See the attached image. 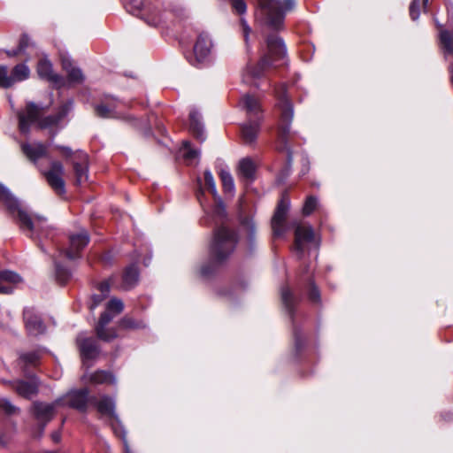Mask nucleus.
Instances as JSON below:
<instances>
[{"mask_svg":"<svg viewBox=\"0 0 453 453\" xmlns=\"http://www.w3.org/2000/svg\"><path fill=\"white\" fill-rule=\"evenodd\" d=\"M88 380L92 384H115V377L109 372L96 371L89 375Z\"/></svg>","mask_w":453,"mask_h":453,"instance_id":"29","label":"nucleus"},{"mask_svg":"<svg viewBox=\"0 0 453 453\" xmlns=\"http://www.w3.org/2000/svg\"><path fill=\"white\" fill-rule=\"evenodd\" d=\"M72 109L73 103L68 101L59 108L57 114L40 119L43 109L29 102L27 104L25 110L19 112V130L21 133L27 134L31 125L35 123H37L42 129L60 127L61 122Z\"/></svg>","mask_w":453,"mask_h":453,"instance_id":"2","label":"nucleus"},{"mask_svg":"<svg viewBox=\"0 0 453 453\" xmlns=\"http://www.w3.org/2000/svg\"><path fill=\"white\" fill-rule=\"evenodd\" d=\"M124 309V303L120 299H111L106 306V311L101 315L98 324L96 327V334L103 341H111L117 337L114 329H106L105 326L112 320V319L119 314Z\"/></svg>","mask_w":453,"mask_h":453,"instance_id":"7","label":"nucleus"},{"mask_svg":"<svg viewBox=\"0 0 453 453\" xmlns=\"http://www.w3.org/2000/svg\"><path fill=\"white\" fill-rule=\"evenodd\" d=\"M204 181H205L206 186L208 187V189L211 192V194L214 196H217L218 192L216 189V184L214 181V178H213L211 171H209V170H206L204 172Z\"/></svg>","mask_w":453,"mask_h":453,"instance_id":"44","label":"nucleus"},{"mask_svg":"<svg viewBox=\"0 0 453 453\" xmlns=\"http://www.w3.org/2000/svg\"><path fill=\"white\" fill-rule=\"evenodd\" d=\"M37 73L40 78L47 80L57 87H63L65 84V80L58 74L54 73L52 65L47 58H42L37 65Z\"/></svg>","mask_w":453,"mask_h":453,"instance_id":"17","label":"nucleus"},{"mask_svg":"<svg viewBox=\"0 0 453 453\" xmlns=\"http://www.w3.org/2000/svg\"><path fill=\"white\" fill-rule=\"evenodd\" d=\"M55 267H56V278L57 280L60 284H65L70 278L71 273L70 272L62 267L56 260H55Z\"/></svg>","mask_w":453,"mask_h":453,"instance_id":"40","label":"nucleus"},{"mask_svg":"<svg viewBox=\"0 0 453 453\" xmlns=\"http://www.w3.org/2000/svg\"><path fill=\"white\" fill-rule=\"evenodd\" d=\"M29 74V68L25 64H19L13 68L11 77L13 79L14 83L27 79Z\"/></svg>","mask_w":453,"mask_h":453,"instance_id":"33","label":"nucleus"},{"mask_svg":"<svg viewBox=\"0 0 453 453\" xmlns=\"http://www.w3.org/2000/svg\"><path fill=\"white\" fill-rule=\"evenodd\" d=\"M42 352V350L37 349L21 353L19 357V365L24 369L28 366H35L41 359Z\"/></svg>","mask_w":453,"mask_h":453,"instance_id":"27","label":"nucleus"},{"mask_svg":"<svg viewBox=\"0 0 453 453\" xmlns=\"http://www.w3.org/2000/svg\"><path fill=\"white\" fill-rule=\"evenodd\" d=\"M62 399V406H69L85 411L88 403V390L86 388L71 390Z\"/></svg>","mask_w":453,"mask_h":453,"instance_id":"14","label":"nucleus"},{"mask_svg":"<svg viewBox=\"0 0 453 453\" xmlns=\"http://www.w3.org/2000/svg\"><path fill=\"white\" fill-rule=\"evenodd\" d=\"M202 194H203V192H202V191H200V192H199V194H197V198H198L199 200L201 199V198H200V196H201Z\"/></svg>","mask_w":453,"mask_h":453,"instance_id":"59","label":"nucleus"},{"mask_svg":"<svg viewBox=\"0 0 453 453\" xmlns=\"http://www.w3.org/2000/svg\"><path fill=\"white\" fill-rule=\"evenodd\" d=\"M257 17L270 29L280 31L283 28L285 12L295 6L294 0H259Z\"/></svg>","mask_w":453,"mask_h":453,"instance_id":"3","label":"nucleus"},{"mask_svg":"<svg viewBox=\"0 0 453 453\" xmlns=\"http://www.w3.org/2000/svg\"><path fill=\"white\" fill-rule=\"evenodd\" d=\"M240 106L245 110L250 119L261 120L262 113L259 101L250 94H245L240 100Z\"/></svg>","mask_w":453,"mask_h":453,"instance_id":"20","label":"nucleus"},{"mask_svg":"<svg viewBox=\"0 0 453 453\" xmlns=\"http://www.w3.org/2000/svg\"><path fill=\"white\" fill-rule=\"evenodd\" d=\"M65 170L60 162L53 161L50 168L43 173L49 185L58 193L64 194L65 192V181L63 180Z\"/></svg>","mask_w":453,"mask_h":453,"instance_id":"12","label":"nucleus"},{"mask_svg":"<svg viewBox=\"0 0 453 453\" xmlns=\"http://www.w3.org/2000/svg\"><path fill=\"white\" fill-rule=\"evenodd\" d=\"M34 44L27 35H23L19 40L18 50L14 54L26 53L29 48H33Z\"/></svg>","mask_w":453,"mask_h":453,"instance_id":"45","label":"nucleus"},{"mask_svg":"<svg viewBox=\"0 0 453 453\" xmlns=\"http://www.w3.org/2000/svg\"><path fill=\"white\" fill-rule=\"evenodd\" d=\"M288 207L289 202L282 197L272 219V228L275 236H281L285 232L284 223Z\"/></svg>","mask_w":453,"mask_h":453,"instance_id":"16","label":"nucleus"},{"mask_svg":"<svg viewBox=\"0 0 453 453\" xmlns=\"http://www.w3.org/2000/svg\"><path fill=\"white\" fill-rule=\"evenodd\" d=\"M286 58L287 49L282 38L276 35H267L266 51L258 62L259 71L252 73V75L259 77L265 68L285 65Z\"/></svg>","mask_w":453,"mask_h":453,"instance_id":"6","label":"nucleus"},{"mask_svg":"<svg viewBox=\"0 0 453 453\" xmlns=\"http://www.w3.org/2000/svg\"><path fill=\"white\" fill-rule=\"evenodd\" d=\"M70 247L67 250H60L59 255H65L69 260L76 259L80 257V251L84 249L88 242V234L81 230L79 234L70 235Z\"/></svg>","mask_w":453,"mask_h":453,"instance_id":"11","label":"nucleus"},{"mask_svg":"<svg viewBox=\"0 0 453 453\" xmlns=\"http://www.w3.org/2000/svg\"><path fill=\"white\" fill-rule=\"evenodd\" d=\"M63 68L67 73L68 81L71 83H79L83 81V74L81 69L73 65L68 59L62 60Z\"/></svg>","mask_w":453,"mask_h":453,"instance_id":"28","label":"nucleus"},{"mask_svg":"<svg viewBox=\"0 0 453 453\" xmlns=\"http://www.w3.org/2000/svg\"><path fill=\"white\" fill-rule=\"evenodd\" d=\"M96 114L103 118H115L117 113L113 104H99L95 108Z\"/></svg>","mask_w":453,"mask_h":453,"instance_id":"34","label":"nucleus"},{"mask_svg":"<svg viewBox=\"0 0 453 453\" xmlns=\"http://www.w3.org/2000/svg\"><path fill=\"white\" fill-rule=\"evenodd\" d=\"M216 211L220 218H224L226 216L225 210L221 207H217Z\"/></svg>","mask_w":453,"mask_h":453,"instance_id":"55","label":"nucleus"},{"mask_svg":"<svg viewBox=\"0 0 453 453\" xmlns=\"http://www.w3.org/2000/svg\"><path fill=\"white\" fill-rule=\"evenodd\" d=\"M281 300H282V303H284V305L289 310L291 311L292 307H293V304H294V297H293V295L290 291V289L288 288V287H283L281 288Z\"/></svg>","mask_w":453,"mask_h":453,"instance_id":"41","label":"nucleus"},{"mask_svg":"<svg viewBox=\"0 0 453 453\" xmlns=\"http://www.w3.org/2000/svg\"><path fill=\"white\" fill-rule=\"evenodd\" d=\"M0 408L8 415H13L19 412V409L14 406L7 398L0 399Z\"/></svg>","mask_w":453,"mask_h":453,"instance_id":"43","label":"nucleus"},{"mask_svg":"<svg viewBox=\"0 0 453 453\" xmlns=\"http://www.w3.org/2000/svg\"><path fill=\"white\" fill-rule=\"evenodd\" d=\"M310 298L313 301V302H318L319 300V290L314 287L312 286L311 288V291H310Z\"/></svg>","mask_w":453,"mask_h":453,"instance_id":"53","label":"nucleus"},{"mask_svg":"<svg viewBox=\"0 0 453 453\" xmlns=\"http://www.w3.org/2000/svg\"><path fill=\"white\" fill-rule=\"evenodd\" d=\"M21 149L27 157L35 163L38 159L47 157V146L41 142L23 143Z\"/></svg>","mask_w":453,"mask_h":453,"instance_id":"23","label":"nucleus"},{"mask_svg":"<svg viewBox=\"0 0 453 453\" xmlns=\"http://www.w3.org/2000/svg\"><path fill=\"white\" fill-rule=\"evenodd\" d=\"M211 273V270L207 269L206 267L203 266L201 268V274L203 276H207Z\"/></svg>","mask_w":453,"mask_h":453,"instance_id":"56","label":"nucleus"},{"mask_svg":"<svg viewBox=\"0 0 453 453\" xmlns=\"http://www.w3.org/2000/svg\"><path fill=\"white\" fill-rule=\"evenodd\" d=\"M106 296H102V294L100 295H95L93 296L92 297V303H90L89 305V309L91 311L95 310L102 302L103 300L105 298Z\"/></svg>","mask_w":453,"mask_h":453,"instance_id":"49","label":"nucleus"},{"mask_svg":"<svg viewBox=\"0 0 453 453\" xmlns=\"http://www.w3.org/2000/svg\"><path fill=\"white\" fill-rule=\"evenodd\" d=\"M319 241L316 239L313 228L308 224H297L295 229V249L303 253L311 246L318 248Z\"/></svg>","mask_w":453,"mask_h":453,"instance_id":"9","label":"nucleus"},{"mask_svg":"<svg viewBox=\"0 0 453 453\" xmlns=\"http://www.w3.org/2000/svg\"><path fill=\"white\" fill-rule=\"evenodd\" d=\"M96 409L98 412L110 418L111 419V427L114 434L123 439L125 453H131L128 443L126 440V432L120 424L118 415L115 411V401L113 398L109 396H103L96 403Z\"/></svg>","mask_w":453,"mask_h":453,"instance_id":"8","label":"nucleus"},{"mask_svg":"<svg viewBox=\"0 0 453 453\" xmlns=\"http://www.w3.org/2000/svg\"><path fill=\"white\" fill-rule=\"evenodd\" d=\"M317 205H318V200L316 197H314V196L307 197V199L303 204V213L305 216L311 214L314 211V210L317 208Z\"/></svg>","mask_w":453,"mask_h":453,"instance_id":"42","label":"nucleus"},{"mask_svg":"<svg viewBox=\"0 0 453 453\" xmlns=\"http://www.w3.org/2000/svg\"><path fill=\"white\" fill-rule=\"evenodd\" d=\"M232 7L239 14H243L247 9L243 0H232Z\"/></svg>","mask_w":453,"mask_h":453,"instance_id":"47","label":"nucleus"},{"mask_svg":"<svg viewBox=\"0 0 453 453\" xmlns=\"http://www.w3.org/2000/svg\"><path fill=\"white\" fill-rule=\"evenodd\" d=\"M51 439L54 442L58 443L60 441L61 439V434L59 431L53 432L51 434Z\"/></svg>","mask_w":453,"mask_h":453,"instance_id":"54","label":"nucleus"},{"mask_svg":"<svg viewBox=\"0 0 453 453\" xmlns=\"http://www.w3.org/2000/svg\"><path fill=\"white\" fill-rule=\"evenodd\" d=\"M219 176L222 181L223 188L226 192L233 193L234 190V182L229 172L221 170Z\"/></svg>","mask_w":453,"mask_h":453,"instance_id":"35","label":"nucleus"},{"mask_svg":"<svg viewBox=\"0 0 453 453\" xmlns=\"http://www.w3.org/2000/svg\"><path fill=\"white\" fill-rule=\"evenodd\" d=\"M238 236L234 229L222 225L215 229L213 240L210 246V257L213 263H221L234 252Z\"/></svg>","mask_w":453,"mask_h":453,"instance_id":"4","label":"nucleus"},{"mask_svg":"<svg viewBox=\"0 0 453 453\" xmlns=\"http://www.w3.org/2000/svg\"><path fill=\"white\" fill-rule=\"evenodd\" d=\"M139 273L135 265H131L124 272L123 283L126 288H129L134 286L138 281Z\"/></svg>","mask_w":453,"mask_h":453,"instance_id":"31","label":"nucleus"},{"mask_svg":"<svg viewBox=\"0 0 453 453\" xmlns=\"http://www.w3.org/2000/svg\"><path fill=\"white\" fill-rule=\"evenodd\" d=\"M239 174L247 180H252L256 172L255 163L249 157L242 158L239 162Z\"/></svg>","mask_w":453,"mask_h":453,"instance_id":"30","label":"nucleus"},{"mask_svg":"<svg viewBox=\"0 0 453 453\" xmlns=\"http://www.w3.org/2000/svg\"><path fill=\"white\" fill-rule=\"evenodd\" d=\"M275 95L278 98V106L280 110V144L278 146L279 150H286L288 163L292 161V155L289 147L288 146V135L290 130V124L293 119L294 111L293 106L286 96V86L280 85L275 89Z\"/></svg>","mask_w":453,"mask_h":453,"instance_id":"5","label":"nucleus"},{"mask_svg":"<svg viewBox=\"0 0 453 453\" xmlns=\"http://www.w3.org/2000/svg\"><path fill=\"white\" fill-rule=\"evenodd\" d=\"M24 320L29 334L36 336L44 333L45 326L43 323L32 309H25Z\"/></svg>","mask_w":453,"mask_h":453,"instance_id":"21","label":"nucleus"},{"mask_svg":"<svg viewBox=\"0 0 453 453\" xmlns=\"http://www.w3.org/2000/svg\"><path fill=\"white\" fill-rule=\"evenodd\" d=\"M4 384H8L19 395L27 399H30L38 392V380L35 377H31L28 380H19L16 381L3 380Z\"/></svg>","mask_w":453,"mask_h":453,"instance_id":"13","label":"nucleus"},{"mask_svg":"<svg viewBox=\"0 0 453 453\" xmlns=\"http://www.w3.org/2000/svg\"><path fill=\"white\" fill-rule=\"evenodd\" d=\"M57 148L63 153L64 156H65V157L73 156L74 157L75 153H73L72 151L71 148L65 147V146H58Z\"/></svg>","mask_w":453,"mask_h":453,"instance_id":"52","label":"nucleus"},{"mask_svg":"<svg viewBox=\"0 0 453 453\" xmlns=\"http://www.w3.org/2000/svg\"><path fill=\"white\" fill-rule=\"evenodd\" d=\"M241 25L242 27V33H243V37H244L245 42H246V44H248L249 35H250L251 29L244 19H241Z\"/></svg>","mask_w":453,"mask_h":453,"instance_id":"50","label":"nucleus"},{"mask_svg":"<svg viewBox=\"0 0 453 453\" xmlns=\"http://www.w3.org/2000/svg\"><path fill=\"white\" fill-rule=\"evenodd\" d=\"M13 85V79L8 74V69L4 65H0V88H10Z\"/></svg>","mask_w":453,"mask_h":453,"instance_id":"38","label":"nucleus"},{"mask_svg":"<svg viewBox=\"0 0 453 453\" xmlns=\"http://www.w3.org/2000/svg\"><path fill=\"white\" fill-rule=\"evenodd\" d=\"M0 200L12 215L17 214L20 227L30 231L32 237L34 235H36L39 239L42 237H51L52 229L47 225L46 219L40 216L32 218L20 207L19 200L12 194L9 188L1 182Z\"/></svg>","mask_w":453,"mask_h":453,"instance_id":"1","label":"nucleus"},{"mask_svg":"<svg viewBox=\"0 0 453 453\" xmlns=\"http://www.w3.org/2000/svg\"><path fill=\"white\" fill-rule=\"evenodd\" d=\"M120 326L124 328H139L141 327L140 324L134 322L132 319L124 318L120 321Z\"/></svg>","mask_w":453,"mask_h":453,"instance_id":"48","label":"nucleus"},{"mask_svg":"<svg viewBox=\"0 0 453 453\" xmlns=\"http://www.w3.org/2000/svg\"><path fill=\"white\" fill-rule=\"evenodd\" d=\"M124 4L128 12L136 15L143 6V0H124Z\"/></svg>","mask_w":453,"mask_h":453,"instance_id":"37","label":"nucleus"},{"mask_svg":"<svg viewBox=\"0 0 453 453\" xmlns=\"http://www.w3.org/2000/svg\"><path fill=\"white\" fill-rule=\"evenodd\" d=\"M428 1H429V0H422V4H423L424 9H426V8L427 4H428Z\"/></svg>","mask_w":453,"mask_h":453,"instance_id":"57","label":"nucleus"},{"mask_svg":"<svg viewBox=\"0 0 453 453\" xmlns=\"http://www.w3.org/2000/svg\"><path fill=\"white\" fill-rule=\"evenodd\" d=\"M260 121L250 119L248 123L242 126V136L246 143H251L256 140L259 131Z\"/></svg>","mask_w":453,"mask_h":453,"instance_id":"25","label":"nucleus"},{"mask_svg":"<svg viewBox=\"0 0 453 453\" xmlns=\"http://www.w3.org/2000/svg\"><path fill=\"white\" fill-rule=\"evenodd\" d=\"M21 282V277L12 271L0 272V293L10 294L13 286Z\"/></svg>","mask_w":453,"mask_h":453,"instance_id":"24","label":"nucleus"},{"mask_svg":"<svg viewBox=\"0 0 453 453\" xmlns=\"http://www.w3.org/2000/svg\"><path fill=\"white\" fill-rule=\"evenodd\" d=\"M183 157L188 160H194L199 157L200 152L197 150H195L190 147V142L188 141H183Z\"/></svg>","mask_w":453,"mask_h":453,"instance_id":"39","label":"nucleus"},{"mask_svg":"<svg viewBox=\"0 0 453 453\" xmlns=\"http://www.w3.org/2000/svg\"><path fill=\"white\" fill-rule=\"evenodd\" d=\"M190 131L201 141L204 140L203 126L201 122V116L197 111H191L189 113Z\"/></svg>","mask_w":453,"mask_h":453,"instance_id":"26","label":"nucleus"},{"mask_svg":"<svg viewBox=\"0 0 453 453\" xmlns=\"http://www.w3.org/2000/svg\"><path fill=\"white\" fill-rule=\"evenodd\" d=\"M440 42L446 55H453V36L447 30H441Z\"/></svg>","mask_w":453,"mask_h":453,"instance_id":"32","label":"nucleus"},{"mask_svg":"<svg viewBox=\"0 0 453 453\" xmlns=\"http://www.w3.org/2000/svg\"><path fill=\"white\" fill-rule=\"evenodd\" d=\"M180 12V10H165L161 13L159 10L154 9L148 14L145 19L149 25L157 27L167 20L179 17Z\"/></svg>","mask_w":453,"mask_h":453,"instance_id":"22","label":"nucleus"},{"mask_svg":"<svg viewBox=\"0 0 453 453\" xmlns=\"http://www.w3.org/2000/svg\"><path fill=\"white\" fill-rule=\"evenodd\" d=\"M62 406V399H57L52 403L35 402L33 403L32 411L35 418L42 423L41 434L48 422L51 420L58 407Z\"/></svg>","mask_w":453,"mask_h":453,"instance_id":"10","label":"nucleus"},{"mask_svg":"<svg viewBox=\"0 0 453 453\" xmlns=\"http://www.w3.org/2000/svg\"><path fill=\"white\" fill-rule=\"evenodd\" d=\"M99 290L102 296H107L110 292V283L107 281L102 282L99 286Z\"/></svg>","mask_w":453,"mask_h":453,"instance_id":"51","label":"nucleus"},{"mask_svg":"<svg viewBox=\"0 0 453 453\" xmlns=\"http://www.w3.org/2000/svg\"><path fill=\"white\" fill-rule=\"evenodd\" d=\"M247 224H248V225H250V223H249V222H248ZM250 230H251V232H253V231H254V226H253V224H250Z\"/></svg>","mask_w":453,"mask_h":453,"instance_id":"58","label":"nucleus"},{"mask_svg":"<svg viewBox=\"0 0 453 453\" xmlns=\"http://www.w3.org/2000/svg\"><path fill=\"white\" fill-rule=\"evenodd\" d=\"M76 184L81 185L88 180V155L82 151H77L73 159Z\"/></svg>","mask_w":453,"mask_h":453,"instance_id":"19","label":"nucleus"},{"mask_svg":"<svg viewBox=\"0 0 453 453\" xmlns=\"http://www.w3.org/2000/svg\"><path fill=\"white\" fill-rule=\"evenodd\" d=\"M211 41L207 35L201 34L194 46V58L188 59L193 65L203 63L209 57L211 49Z\"/></svg>","mask_w":453,"mask_h":453,"instance_id":"15","label":"nucleus"},{"mask_svg":"<svg viewBox=\"0 0 453 453\" xmlns=\"http://www.w3.org/2000/svg\"><path fill=\"white\" fill-rule=\"evenodd\" d=\"M421 0H412L411 5H410V15L411 18L413 20L418 19L419 16V6H420Z\"/></svg>","mask_w":453,"mask_h":453,"instance_id":"46","label":"nucleus"},{"mask_svg":"<svg viewBox=\"0 0 453 453\" xmlns=\"http://www.w3.org/2000/svg\"><path fill=\"white\" fill-rule=\"evenodd\" d=\"M266 68H265L261 73V75L259 76V78L263 75L265 70ZM259 71V68H258V64L256 65V66H253V65H248L247 67L244 69L243 73H242V81L243 82L245 83H253V85H256V82H253V80H257L258 79V77H254L252 75V73H256Z\"/></svg>","mask_w":453,"mask_h":453,"instance_id":"36","label":"nucleus"},{"mask_svg":"<svg viewBox=\"0 0 453 453\" xmlns=\"http://www.w3.org/2000/svg\"><path fill=\"white\" fill-rule=\"evenodd\" d=\"M77 342L84 363L93 360L98 356L99 349L94 339L80 334Z\"/></svg>","mask_w":453,"mask_h":453,"instance_id":"18","label":"nucleus"}]
</instances>
